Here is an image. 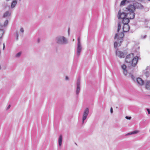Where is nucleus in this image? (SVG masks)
<instances>
[{
    "mask_svg": "<svg viewBox=\"0 0 150 150\" xmlns=\"http://www.w3.org/2000/svg\"><path fill=\"white\" fill-rule=\"evenodd\" d=\"M73 41H74V39H73Z\"/></svg>",
    "mask_w": 150,
    "mask_h": 150,
    "instance_id": "nucleus-39",
    "label": "nucleus"
},
{
    "mask_svg": "<svg viewBox=\"0 0 150 150\" xmlns=\"http://www.w3.org/2000/svg\"><path fill=\"white\" fill-rule=\"evenodd\" d=\"M137 81L138 83L140 85H142L144 83L143 80L141 78H138L137 79Z\"/></svg>",
    "mask_w": 150,
    "mask_h": 150,
    "instance_id": "nucleus-10",
    "label": "nucleus"
},
{
    "mask_svg": "<svg viewBox=\"0 0 150 150\" xmlns=\"http://www.w3.org/2000/svg\"><path fill=\"white\" fill-rule=\"evenodd\" d=\"M127 10L129 13L134 12L135 10V7L132 5H130L126 8Z\"/></svg>",
    "mask_w": 150,
    "mask_h": 150,
    "instance_id": "nucleus-4",
    "label": "nucleus"
},
{
    "mask_svg": "<svg viewBox=\"0 0 150 150\" xmlns=\"http://www.w3.org/2000/svg\"><path fill=\"white\" fill-rule=\"evenodd\" d=\"M125 118L128 120H130L131 118V117H128V116H126L125 117Z\"/></svg>",
    "mask_w": 150,
    "mask_h": 150,
    "instance_id": "nucleus-26",
    "label": "nucleus"
},
{
    "mask_svg": "<svg viewBox=\"0 0 150 150\" xmlns=\"http://www.w3.org/2000/svg\"><path fill=\"white\" fill-rule=\"evenodd\" d=\"M121 24L120 23H119L118 24V29H117V32H118L119 30L121 28Z\"/></svg>",
    "mask_w": 150,
    "mask_h": 150,
    "instance_id": "nucleus-21",
    "label": "nucleus"
},
{
    "mask_svg": "<svg viewBox=\"0 0 150 150\" xmlns=\"http://www.w3.org/2000/svg\"><path fill=\"white\" fill-rule=\"evenodd\" d=\"M21 52H18V53H17L16 55V56L17 57H18L20 56L21 55Z\"/></svg>",
    "mask_w": 150,
    "mask_h": 150,
    "instance_id": "nucleus-25",
    "label": "nucleus"
},
{
    "mask_svg": "<svg viewBox=\"0 0 150 150\" xmlns=\"http://www.w3.org/2000/svg\"><path fill=\"white\" fill-rule=\"evenodd\" d=\"M121 68L123 70V73L125 75L127 74V71L126 70V66L125 64H123L121 66Z\"/></svg>",
    "mask_w": 150,
    "mask_h": 150,
    "instance_id": "nucleus-14",
    "label": "nucleus"
},
{
    "mask_svg": "<svg viewBox=\"0 0 150 150\" xmlns=\"http://www.w3.org/2000/svg\"><path fill=\"white\" fill-rule=\"evenodd\" d=\"M124 36V34L123 33H120L116 34L115 37V39L117 38L118 39V41L120 42L118 43L115 42L114 43V46L116 48L118 46H120L121 42L122 41V38Z\"/></svg>",
    "mask_w": 150,
    "mask_h": 150,
    "instance_id": "nucleus-2",
    "label": "nucleus"
},
{
    "mask_svg": "<svg viewBox=\"0 0 150 150\" xmlns=\"http://www.w3.org/2000/svg\"><path fill=\"white\" fill-rule=\"evenodd\" d=\"M8 20H6L5 22H4V26H6L8 24Z\"/></svg>",
    "mask_w": 150,
    "mask_h": 150,
    "instance_id": "nucleus-23",
    "label": "nucleus"
},
{
    "mask_svg": "<svg viewBox=\"0 0 150 150\" xmlns=\"http://www.w3.org/2000/svg\"><path fill=\"white\" fill-rule=\"evenodd\" d=\"M146 88L147 89L150 90V81H148L146 82Z\"/></svg>",
    "mask_w": 150,
    "mask_h": 150,
    "instance_id": "nucleus-15",
    "label": "nucleus"
},
{
    "mask_svg": "<svg viewBox=\"0 0 150 150\" xmlns=\"http://www.w3.org/2000/svg\"><path fill=\"white\" fill-rule=\"evenodd\" d=\"M122 22L124 24H127L129 23V19L128 17L125 18L122 20Z\"/></svg>",
    "mask_w": 150,
    "mask_h": 150,
    "instance_id": "nucleus-11",
    "label": "nucleus"
},
{
    "mask_svg": "<svg viewBox=\"0 0 150 150\" xmlns=\"http://www.w3.org/2000/svg\"><path fill=\"white\" fill-rule=\"evenodd\" d=\"M82 49L81 45H78L77 48V54L78 56H79L80 54V52Z\"/></svg>",
    "mask_w": 150,
    "mask_h": 150,
    "instance_id": "nucleus-12",
    "label": "nucleus"
},
{
    "mask_svg": "<svg viewBox=\"0 0 150 150\" xmlns=\"http://www.w3.org/2000/svg\"><path fill=\"white\" fill-rule=\"evenodd\" d=\"M130 29L129 26L127 24H124L123 27V30L124 32H128Z\"/></svg>",
    "mask_w": 150,
    "mask_h": 150,
    "instance_id": "nucleus-7",
    "label": "nucleus"
},
{
    "mask_svg": "<svg viewBox=\"0 0 150 150\" xmlns=\"http://www.w3.org/2000/svg\"><path fill=\"white\" fill-rule=\"evenodd\" d=\"M116 53V55L120 58H124L125 57L124 54L120 51H117Z\"/></svg>",
    "mask_w": 150,
    "mask_h": 150,
    "instance_id": "nucleus-9",
    "label": "nucleus"
},
{
    "mask_svg": "<svg viewBox=\"0 0 150 150\" xmlns=\"http://www.w3.org/2000/svg\"><path fill=\"white\" fill-rule=\"evenodd\" d=\"M110 111L111 113H112L113 112V109H112V107H111L110 108Z\"/></svg>",
    "mask_w": 150,
    "mask_h": 150,
    "instance_id": "nucleus-28",
    "label": "nucleus"
},
{
    "mask_svg": "<svg viewBox=\"0 0 150 150\" xmlns=\"http://www.w3.org/2000/svg\"><path fill=\"white\" fill-rule=\"evenodd\" d=\"M131 1L134 2L135 1V0H130Z\"/></svg>",
    "mask_w": 150,
    "mask_h": 150,
    "instance_id": "nucleus-32",
    "label": "nucleus"
},
{
    "mask_svg": "<svg viewBox=\"0 0 150 150\" xmlns=\"http://www.w3.org/2000/svg\"><path fill=\"white\" fill-rule=\"evenodd\" d=\"M10 106H11L10 105H9L7 108V109H9L10 108Z\"/></svg>",
    "mask_w": 150,
    "mask_h": 150,
    "instance_id": "nucleus-31",
    "label": "nucleus"
},
{
    "mask_svg": "<svg viewBox=\"0 0 150 150\" xmlns=\"http://www.w3.org/2000/svg\"><path fill=\"white\" fill-rule=\"evenodd\" d=\"M5 47V44H4V43H3V50L4 49Z\"/></svg>",
    "mask_w": 150,
    "mask_h": 150,
    "instance_id": "nucleus-27",
    "label": "nucleus"
},
{
    "mask_svg": "<svg viewBox=\"0 0 150 150\" xmlns=\"http://www.w3.org/2000/svg\"><path fill=\"white\" fill-rule=\"evenodd\" d=\"M69 29H68V32H69Z\"/></svg>",
    "mask_w": 150,
    "mask_h": 150,
    "instance_id": "nucleus-38",
    "label": "nucleus"
},
{
    "mask_svg": "<svg viewBox=\"0 0 150 150\" xmlns=\"http://www.w3.org/2000/svg\"><path fill=\"white\" fill-rule=\"evenodd\" d=\"M11 13L8 11L6 12L3 15V17L5 18L10 16Z\"/></svg>",
    "mask_w": 150,
    "mask_h": 150,
    "instance_id": "nucleus-18",
    "label": "nucleus"
},
{
    "mask_svg": "<svg viewBox=\"0 0 150 150\" xmlns=\"http://www.w3.org/2000/svg\"><path fill=\"white\" fill-rule=\"evenodd\" d=\"M138 60V57L137 56L134 57V54L131 53L126 57L125 61L132 66L135 67L137 62Z\"/></svg>",
    "mask_w": 150,
    "mask_h": 150,
    "instance_id": "nucleus-1",
    "label": "nucleus"
},
{
    "mask_svg": "<svg viewBox=\"0 0 150 150\" xmlns=\"http://www.w3.org/2000/svg\"><path fill=\"white\" fill-rule=\"evenodd\" d=\"M66 80H68V77H67V76H66Z\"/></svg>",
    "mask_w": 150,
    "mask_h": 150,
    "instance_id": "nucleus-33",
    "label": "nucleus"
},
{
    "mask_svg": "<svg viewBox=\"0 0 150 150\" xmlns=\"http://www.w3.org/2000/svg\"><path fill=\"white\" fill-rule=\"evenodd\" d=\"M66 42V40L63 36L60 37L58 38L57 42L59 43H64Z\"/></svg>",
    "mask_w": 150,
    "mask_h": 150,
    "instance_id": "nucleus-5",
    "label": "nucleus"
},
{
    "mask_svg": "<svg viewBox=\"0 0 150 150\" xmlns=\"http://www.w3.org/2000/svg\"><path fill=\"white\" fill-rule=\"evenodd\" d=\"M127 0H123L121 2L120 6L124 5L125 3V2H127Z\"/></svg>",
    "mask_w": 150,
    "mask_h": 150,
    "instance_id": "nucleus-19",
    "label": "nucleus"
},
{
    "mask_svg": "<svg viewBox=\"0 0 150 150\" xmlns=\"http://www.w3.org/2000/svg\"><path fill=\"white\" fill-rule=\"evenodd\" d=\"M135 16V13L134 12L128 13L127 14V17L130 19L134 18Z\"/></svg>",
    "mask_w": 150,
    "mask_h": 150,
    "instance_id": "nucleus-8",
    "label": "nucleus"
},
{
    "mask_svg": "<svg viewBox=\"0 0 150 150\" xmlns=\"http://www.w3.org/2000/svg\"><path fill=\"white\" fill-rule=\"evenodd\" d=\"M17 38H18V34H17Z\"/></svg>",
    "mask_w": 150,
    "mask_h": 150,
    "instance_id": "nucleus-36",
    "label": "nucleus"
},
{
    "mask_svg": "<svg viewBox=\"0 0 150 150\" xmlns=\"http://www.w3.org/2000/svg\"><path fill=\"white\" fill-rule=\"evenodd\" d=\"M118 18H120L122 20L123 18L127 17V14L125 13H121L120 11L118 12Z\"/></svg>",
    "mask_w": 150,
    "mask_h": 150,
    "instance_id": "nucleus-6",
    "label": "nucleus"
},
{
    "mask_svg": "<svg viewBox=\"0 0 150 150\" xmlns=\"http://www.w3.org/2000/svg\"><path fill=\"white\" fill-rule=\"evenodd\" d=\"M1 42H0V49L1 48Z\"/></svg>",
    "mask_w": 150,
    "mask_h": 150,
    "instance_id": "nucleus-35",
    "label": "nucleus"
},
{
    "mask_svg": "<svg viewBox=\"0 0 150 150\" xmlns=\"http://www.w3.org/2000/svg\"><path fill=\"white\" fill-rule=\"evenodd\" d=\"M89 112V110L87 108H86L84 110L83 115V119H82V122L83 123L84 121L85 120L86 118V117Z\"/></svg>",
    "mask_w": 150,
    "mask_h": 150,
    "instance_id": "nucleus-3",
    "label": "nucleus"
},
{
    "mask_svg": "<svg viewBox=\"0 0 150 150\" xmlns=\"http://www.w3.org/2000/svg\"><path fill=\"white\" fill-rule=\"evenodd\" d=\"M77 90H76V94H78L80 91V82L79 80H78L77 82Z\"/></svg>",
    "mask_w": 150,
    "mask_h": 150,
    "instance_id": "nucleus-13",
    "label": "nucleus"
},
{
    "mask_svg": "<svg viewBox=\"0 0 150 150\" xmlns=\"http://www.w3.org/2000/svg\"><path fill=\"white\" fill-rule=\"evenodd\" d=\"M17 3V1L16 0H13L12 1V2L11 3V8H14L15 7V6H16V5Z\"/></svg>",
    "mask_w": 150,
    "mask_h": 150,
    "instance_id": "nucleus-16",
    "label": "nucleus"
},
{
    "mask_svg": "<svg viewBox=\"0 0 150 150\" xmlns=\"http://www.w3.org/2000/svg\"><path fill=\"white\" fill-rule=\"evenodd\" d=\"M40 42V40L39 39H38V42Z\"/></svg>",
    "mask_w": 150,
    "mask_h": 150,
    "instance_id": "nucleus-34",
    "label": "nucleus"
},
{
    "mask_svg": "<svg viewBox=\"0 0 150 150\" xmlns=\"http://www.w3.org/2000/svg\"><path fill=\"white\" fill-rule=\"evenodd\" d=\"M59 146H61L62 145V135H60L59 136Z\"/></svg>",
    "mask_w": 150,
    "mask_h": 150,
    "instance_id": "nucleus-17",
    "label": "nucleus"
},
{
    "mask_svg": "<svg viewBox=\"0 0 150 150\" xmlns=\"http://www.w3.org/2000/svg\"><path fill=\"white\" fill-rule=\"evenodd\" d=\"M1 69V66L0 65V69Z\"/></svg>",
    "mask_w": 150,
    "mask_h": 150,
    "instance_id": "nucleus-37",
    "label": "nucleus"
},
{
    "mask_svg": "<svg viewBox=\"0 0 150 150\" xmlns=\"http://www.w3.org/2000/svg\"><path fill=\"white\" fill-rule=\"evenodd\" d=\"M4 33V31L2 30H0V38L2 36Z\"/></svg>",
    "mask_w": 150,
    "mask_h": 150,
    "instance_id": "nucleus-20",
    "label": "nucleus"
},
{
    "mask_svg": "<svg viewBox=\"0 0 150 150\" xmlns=\"http://www.w3.org/2000/svg\"><path fill=\"white\" fill-rule=\"evenodd\" d=\"M78 45H81L80 42V38L79 37L78 38Z\"/></svg>",
    "mask_w": 150,
    "mask_h": 150,
    "instance_id": "nucleus-24",
    "label": "nucleus"
},
{
    "mask_svg": "<svg viewBox=\"0 0 150 150\" xmlns=\"http://www.w3.org/2000/svg\"><path fill=\"white\" fill-rule=\"evenodd\" d=\"M147 111L148 114H150V110L149 109H147Z\"/></svg>",
    "mask_w": 150,
    "mask_h": 150,
    "instance_id": "nucleus-29",
    "label": "nucleus"
},
{
    "mask_svg": "<svg viewBox=\"0 0 150 150\" xmlns=\"http://www.w3.org/2000/svg\"><path fill=\"white\" fill-rule=\"evenodd\" d=\"M138 132V131H133L131 133H128V134H136L137 133V132Z\"/></svg>",
    "mask_w": 150,
    "mask_h": 150,
    "instance_id": "nucleus-22",
    "label": "nucleus"
},
{
    "mask_svg": "<svg viewBox=\"0 0 150 150\" xmlns=\"http://www.w3.org/2000/svg\"><path fill=\"white\" fill-rule=\"evenodd\" d=\"M20 31L22 32H24V30L23 28H22L21 29Z\"/></svg>",
    "mask_w": 150,
    "mask_h": 150,
    "instance_id": "nucleus-30",
    "label": "nucleus"
}]
</instances>
